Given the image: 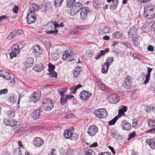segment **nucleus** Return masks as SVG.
<instances>
[{"instance_id":"1","label":"nucleus","mask_w":155,"mask_h":155,"mask_svg":"<svg viewBox=\"0 0 155 155\" xmlns=\"http://www.w3.org/2000/svg\"><path fill=\"white\" fill-rule=\"evenodd\" d=\"M59 27H64L63 22L59 24L58 22L55 21L54 23L52 22V25L48 26L45 32L48 34H54L55 35H57L58 32V28H59Z\"/></svg>"},{"instance_id":"2","label":"nucleus","mask_w":155,"mask_h":155,"mask_svg":"<svg viewBox=\"0 0 155 155\" xmlns=\"http://www.w3.org/2000/svg\"><path fill=\"white\" fill-rule=\"evenodd\" d=\"M53 101L50 99L45 98L43 99L42 106L44 109L46 111H49L53 107Z\"/></svg>"},{"instance_id":"3","label":"nucleus","mask_w":155,"mask_h":155,"mask_svg":"<svg viewBox=\"0 0 155 155\" xmlns=\"http://www.w3.org/2000/svg\"><path fill=\"white\" fill-rule=\"evenodd\" d=\"M83 5L80 2H76L73 5L70 10V13L71 16H73L77 14L83 8Z\"/></svg>"},{"instance_id":"4","label":"nucleus","mask_w":155,"mask_h":155,"mask_svg":"<svg viewBox=\"0 0 155 155\" xmlns=\"http://www.w3.org/2000/svg\"><path fill=\"white\" fill-rule=\"evenodd\" d=\"M37 19V15L34 12H29L27 14V22L29 24L34 23Z\"/></svg>"},{"instance_id":"5","label":"nucleus","mask_w":155,"mask_h":155,"mask_svg":"<svg viewBox=\"0 0 155 155\" xmlns=\"http://www.w3.org/2000/svg\"><path fill=\"white\" fill-rule=\"evenodd\" d=\"M20 48L17 44L13 45L12 48V51L10 53V58L12 59L14 57H17L20 51Z\"/></svg>"},{"instance_id":"6","label":"nucleus","mask_w":155,"mask_h":155,"mask_svg":"<svg viewBox=\"0 0 155 155\" xmlns=\"http://www.w3.org/2000/svg\"><path fill=\"white\" fill-rule=\"evenodd\" d=\"M144 15L147 18L153 19L155 16V9H145Z\"/></svg>"},{"instance_id":"7","label":"nucleus","mask_w":155,"mask_h":155,"mask_svg":"<svg viewBox=\"0 0 155 155\" xmlns=\"http://www.w3.org/2000/svg\"><path fill=\"white\" fill-rule=\"evenodd\" d=\"M94 113L98 117L104 118L107 114L106 110L104 108L98 109L94 111Z\"/></svg>"},{"instance_id":"8","label":"nucleus","mask_w":155,"mask_h":155,"mask_svg":"<svg viewBox=\"0 0 155 155\" xmlns=\"http://www.w3.org/2000/svg\"><path fill=\"white\" fill-rule=\"evenodd\" d=\"M41 97V91H38L34 92L30 97V100L33 103H35L39 100Z\"/></svg>"},{"instance_id":"9","label":"nucleus","mask_w":155,"mask_h":155,"mask_svg":"<svg viewBox=\"0 0 155 155\" xmlns=\"http://www.w3.org/2000/svg\"><path fill=\"white\" fill-rule=\"evenodd\" d=\"M67 88L65 87L64 88H60L58 89L57 90L60 94L61 97L60 98V102L61 104H64V103L65 101L66 100L64 98L65 93H67Z\"/></svg>"},{"instance_id":"10","label":"nucleus","mask_w":155,"mask_h":155,"mask_svg":"<svg viewBox=\"0 0 155 155\" xmlns=\"http://www.w3.org/2000/svg\"><path fill=\"white\" fill-rule=\"evenodd\" d=\"M34 63V59L32 57L28 58L24 63V66L22 68L23 70H27L31 67Z\"/></svg>"},{"instance_id":"11","label":"nucleus","mask_w":155,"mask_h":155,"mask_svg":"<svg viewBox=\"0 0 155 155\" xmlns=\"http://www.w3.org/2000/svg\"><path fill=\"white\" fill-rule=\"evenodd\" d=\"M98 129L95 125H91L89 127L87 130V134L91 136H94L97 132Z\"/></svg>"},{"instance_id":"12","label":"nucleus","mask_w":155,"mask_h":155,"mask_svg":"<svg viewBox=\"0 0 155 155\" xmlns=\"http://www.w3.org/2000/svg\"><path fill=\"white\" fill-rule=\"evenodd\" d=\"M91 96V94L88 91H81L79 94L80 98L84 101H86Z\"/></svg>"},{"instance_id":"13","label":"nucleus","mask_w":155,"mask_h":155,"mask_svg":"<svg viewBox=\"0 0 155 155\" xmlns=\"http://www.w3.org/2000/svg\"><path fill=\"white\" fill-rule=\"evenodd\" d=\"M89 10V8L87 7H84L81 9L80 15L82 19L85 20L87 18Z\"/></svg>"},{"instance_id":"14","label":"nucleus","mask_w":155,"mask_h":155,"mask_svg":"<svg viewBox=\"0 0 155 155\" xmlns=\"http://www.w3.org/2000/svg\"><path fill=\"white\" fill-rule=\"evenodd\" d=\"M131 124L126 120H122L120 126L123 130H129L131 128Z\"/></svg>"},{"instance_id":"15","label":"nucleus","mask_w":155,"mask_h":155,"mask_svg":"<svg viewBox=\"0 0 155 155\" xmlns=\"http://www.w3.org/2000/svg\"><path fill=\"white\" fill-rule=\"evenodd\" d=\"M109 101L111 104H116L119 100V97L116 94H111L109 96Z\"/></svg>"},{"instance_id":"16","label":"nucleus","mask_w":155,"mask_h":155,"mask_svg":"<svg viewBox=\"0 0 155 155\" xmlns=\"http://www.w3.org/2000/svg\"><path fill=\"white\" fill-rule=\"evenodd\" d=\"M82 70L81 67L78 66L76 67L73 71H72L73 74V76L74 78L78 79V78L81 73Z\"/></svg>"},{"instance_id":"17","label":"nucleus","mask_w":155,"mask_h":155,"mask_svg":"<svg viewBox=\"0 0 155 155\" xmlns=\"http://www.w3.org/2000/svg\"><path fill=\"white\" fill-rule=\"evenodd\" d=\"M130 77H127L122 85L123 87L125 89H128L130 87L131 84V82L130 81Z\"/></svg>"},{"instance_id":"18","label":"nucleus","mask_w":155,"mask_h":155,"mask_svg":"<svg viewBox=\"0 0 155 155\" xmlns=\"http://www.w3.org/2000/svg\"><path fill=\"white\" fill-rule=\"evenodd\" d=\"M43 143V140L39 137L35 138L33 141L34 145L38 147L41 146Z\"/></svg>"},{"instance_id":"19","label":"nucleus","mask_w":155,"mask_h":155,"mask_svg":"<svg viewBox=\"0 0 155 155\" xmlns=\"http://www.w3.org/2000/svg\"><path fill=\"white\" fill-rule=\"evenodd\" d=\"M40 8V6L35 3H32L29 6V11L30 12H35L38 10Z\"/></svg>"},{"instance_id":"20","label":"nucleus","mask_w":155,"mask_h":155,"mask_svg":"<svg viewBox=\"0 0 155 155\" xmlns=\"http://www.w3.org/2000/svg\"><path fill=\"white\" fill-rule=\"evenodd\" d=\"M150 24H152V21L150 22H148L145 23L142 28V30L146 32H148L150 31L152 25H150Z\"/></svg>"},{"instance_id":"21","label":"nucleus","mask_w":155,"mask_h":155,"mask_svg":"<svg viewBox=\"0 0 155 155\" xmlns=\"http://www.w3.org/2000/svg\"><path fill=\"white\" fill-rule=\"evenodd\" d=\"M40 48V46L37 45H35L33 47V50L32 51L37 56L40 55L41 52L42 51V49Z\"/></svg>"},{"instance_id":"22","label":"nucleus","mask_w":155,"mask_h":155,"mask_svg":"<svg viewBox=\"0 0 155 155\" xmlns=\"http://www.w3.org/2000/svg\"><path fill=\"white\" fill-rule=\"evenodd\" d=\"M41 110L36 109L33 110L32 112V116L34 119L39 118L40 115Z\"/></svg>"},{"instance_id":"23","label":"nucleus","mask_w":155,"mask_h":155,"mask_svg":"<svg viewBox=\"0 0 155 155\" xmlns=\"http://www.w3.org/2000/svg\"><path fill=\"white\" fill-rule=\"evenodd\" d=\"M152 69V68H147V74L146 76V79L143 81V84H146L148 82L150 79V73Z\"/></svg>"},{"instance_id":"24","label":"nucleus","mask_w":155,"mask_h":155,"mask_svg":"<svg viewBox=\"0 0 155 155\" xmlns=\"http://www.w3.org/2000/svg\"><path fill=\"white\" fill-rule=\"evenodd\" d=\"M146 141L152 149H155V143L152 139H147L146 140Z\"/></svg>"},{"instance_id":"25","label":"nucleus","mask_w":155,"mask_h":155,"mask_svg":"<svg viewBox=\"0 0 155 155\" xmlns=\"http://www.w3.org/2000/svg\"><path fill=\"white\" fill-rule=\"evenodd\" d=\"M33 68L35 71L39 72L43 70V65L39 63L35 66H34Z\"/></svg>"},{"instance_id":"26","label":"nucleus","mask_w":155,"mask_h":155,"mask_svg":"<svg viewBox=\"0 0 155 155\" xmlns=\"http://www.w3.org/2000/svg\"><path fill=\"white\" fill-rule=\"evenodd\" d=\"M109 64H107L106 63H104L102 66L101 69V72L102 73L105 74H106L107 71L108 69Z\"/></svg>"},{"instance_id":"27","label":"nucleus","mask_w":155,"mask_h":155,"mask_svg":"<svg viewBox=\"0 0 155 155\" xmlns=\"http://www.w3.org/2000/svg\"><path fill=\"white\" fill-rule=\"evenodd\" d=\"M17 99V97L15 95H12L9 97L8 100L11 104H12L16 102Z\"/></svg>"},{"instance_id":"28","label":"nucleus","mask_w":155,"mask_h":155,"mask_svg":"<svg viewBox=\"0 0 155 155\" xmlns=\"http://www.w3.org/2000/svg\"><path fill=\"white\" fill-rule=\"evenodd\" d=\"M72 132L69 129H67L64 131V136L66 139H70V137L72 136Z\"/></svg>"},{"instance_id":"29","label":"nucleus","mask_w":155,"mask_h":155,"mask_svg":"<svg viewBox=\"0 0 155 155\" xmlns=\"http://www.w3.org/2000/svg\"><path fill=\"white\" fill-rule=\"evenodd\" d=\"M136 30L135 28L133 27L130 28L129 30L128 33V35L129 37L132 36L133 35H136Z\"/></svg>"},{"instance_id":"30","label":"nucleus","mask_w":155,"mask_h":155,"mask_svg":"<svg viewBox=\"0 0 155 155\" xmlns=\"http://www.w3.org/2000/svg\"><path fill=\"white\" fill-rule=\"evenodd\" d=\"M82 85L79 84L76 86H73L71 88L70 90L71 91V93L73 94L75 93L76 92V91L78 89L81 87Z\"/></svg>"},{"instance_id":"31","label":"nucleus","mask_w":155,"mask_h":155,"mask_svg":"<svg viewBox=\"0 0 155 155\" xmlns=\"http://www.w3.org/2000/svg\"><path fill=\"white\" fill-rule=\"evenodd\" d=\"M16 33V30H13L12 32H11L9 35L8 36L7 38L9 40H10L14 37L17 35Z\"/></svg>"},{"instance_id":"32","label":"nucleus","mask_w":155,"mask_h":155,"mask_svg":"<svg viewBox=\"0 0 155 155\" xmlns=\"http://www.w3.org/2000/svg\"><path fill=\"white\" fill-rule=\"evenodd\" d=\"M118 2L119 1L118 0H115L113 5L110 6V9L112 10L116 9L118 6Z\"/></svg>"},{"instance_id":"33","label":"nucleus","mask_w":155,"mask_h":155,"mask_svg":"<svg viewBox=\"0 0 155 155\" xmlns=\"http://www.w3.org/2000/svg\"><path fill=\"white\" fill-rule=\"evenodd\" d=\"M65 53L67 54L68 58H72L74 54L73 51L71 50L65 51Z\"/></svg>"},{"instance_id":"34","label":"nucleus","mask_w":155,"mask_h":155,"mask_svg":"<svg viewBox=\"0 0 155 155\" xmlns=\"http://www.w3.org/2000/svg\"><path fill=\"white\" fill-rule=\"evenodd\" d=\"M75 2V0H67L66 6L68 8L71 7Z\"/></svg>"},{"instance_id":"35","label":"nucleus","mask_w":155,"mask_h":155,"mask_svg":"<svg viewBox=\"0 0 155 155\" xmlns=\"http://www.w3.org/2000/svg\"><path fill=\"white\" fill-rule=\"evenodd\" d=\"M112 35L114 38H120L123 37L122 35L119 32L114 33L112 34Z\"/></svg>"},{"instance_id":"36","label":"nucleus","mask_w":155,"mask_h":155,"mask_svg":"<svg viewBox=\"0 0 155 155\" xmlns=\"http://www.w3.org/2000/svg\"><path fill=\"white\" fill-rule=\"evenodd\" d=\"M7 116L10 117V118L14 117L15 116V112L12 110H9L7 112Z\"/></svg>"},{"instance_id":"37","label":"nucleus","mask_w":155,"mask_h":155,"mask_svg":"<svg viewBox=\"0 0 155 155\" xmlns=\"http://www.w3.org/2000/svg\"><path fill=\"white\" fill-rule=\"evenodd\" d=\"M138 38L136 37L133 36L132 38V41L136 47H137L139 45V42L138 40Z\"/></svg>"},{"instance_id":"38","label":"nucleus","mask_w":155,"mask_h":155,"mask_svg":"<svg viewBox=\"0 0 155 155\" xmlns=\"http://www.w3.org/2000/svg\"><path fill=\"white\" fill-rule=\"evenodd\" d=\"M114 58L113 57L108 58L106 60V63L107 64H109V65L111 64H112L114 61Z\"/></svg>"},{"instance_id":"39","label":"nucleus","mask_w":155,"mask_h":155,"mask_svg":"<svg viewBox=\"0 0 155 155\" xmlns=\"http://www.w3.org/2000/svg\"><path fill=\"white\" fill-rule=\"evenodd\" d=\"M148 125L150 127L155 126V120L152 119L149 120Z\"/></svg>"},{"instance_id":"40","label":"nucleus","mask_w":155,"mask_h":155,"mask_svg":"<svg viewBox=\"0 0 155 155\" xmlns=\"http://www.w3.org/2000/svg\"><path fill=\"white\" fill-rule=\"evenodd\" d=\"M104 55V52L102 50H101L96 55L95 58L97 59L101 57Z\"/></svg>"},{"instance_id":"41","label":"nucleus","mask_w":155,"mask_h":155,"mask_svg":"<svg viewBox=\"0 0 155 155\" xmlns=\"http://www.w3.org/2000/svg\"><path fill=\"white\" fill-rule=\"evenodd\" d=\"M118 117L117 116L111 120L109 122V124L110 125H113L114 124L115 122L117 120L118 118Z\"/></svg>"},{"instance_id":"42","label":"nucleus","mask_w":155,"mask_h":155,"mask_svg":"<svg viewBox=\"0 0 155 155\" xmlns=\"http://www.w3.org/2000/svg\"><path fill=\"white\" fill-rule=\"evenodd\" d=\"M13 155H21L20 149L19 148L15 149L14 151Z\"/></svg>"},{"instance_id":"43","label":"nucleus","mask_w":155,"mask_h":155,"mask_svg":"<svg viewBox=\"0 0 155 155\" xmlns=\"http://www.w3.org/2000/svg\"><path fill=\"white\" fill-rule=\"evenodd\" d=\"M136 135L137 134L135 131H134L130 133L129 135V137L128 138L127 140H130L131 139H132L134 137H135Z\"/></svg>"},{"instance_id":"44","label":"nucleus","mask_w":155,"mask_h":155,"mask_svg":"<svg viewBox=\"0 0 155 155\" xmlns=\"http://www.w3.org/2000/svg\"><path fill=\"white\" fill-rule=\"evenodd\" d=\"M55 68L54 65H52L51 63H49L48 64V71L49 72H51V71H54V70Z\"/></svg>"},{"instance_id":"45","label":"nucleus","mask_w":155,"mask_h":155,"mask_svg":"<svg viewBox=\"0 0 155 155\" xmlns=\"http://www.w3.org/2000/svg\"><path fill=\"white\" fill-rule=\"evenodd\" d=\"M63 0H55L54 1V4L55 6L59 7L60 6L62 3Z\"/></svg>"},{"instance_id":"46","label":"nucleus","mask_w":155,"mask_h":155,"mask_svg":"<svg viewBox=\"0 0 155 155\" xmlns=\"http://www.w3.org/2000/svg\"><path fill=\"white\" fill-rule=\"evenodd\" d=\"M16 122L14 121L13 120L10 118L9 124L8 126L11 127H14L16 124Z\"/></svg>"},{"instance_id":"47","label":"nucleus","mask_w":155,"mask_h":155,"mask_svg":"<svg viewBox=\"0 0 155 155\" xmlns=\"http://www.w3.org/2000/svg\"><path fill=\"white\" fill-rule=\"evenodd\" d=\"M97 84L99 88L101 89V90L102 91H104L105 90V87L104 85V84L102 83H101L97 82Z\"/></svg>"},{"instance_id":"48","label":"nucleus","mask_w":155,"mask_h":155,"mask_svg":"<svg viewBox=\"0 0 155 155\" xmlns=\"http://www.w3.org/2000/svg\"><path fill=\"white\" fill-rule=\"evenodd\" d=\"M100 30L102 31L104 33H108L110 31V28L108 27H104V28H101Z\"/></svg>"},{"instance_id":"49","label":"nucleus","mask_w":155,"mask_h":155,"mask_svg":"<svg viewBox=\"0 0 155 155\" xmlns=\"http://www.w3.org/2000/svg\"><path fill=\"white\" fill-rule=\"evenodd\" d=\"M84 155H95V154L92 150L89 149L86 152Z\"/></svg>"},{"instance_id":"50","label":"nucleus","mask_w":155,"mask_h":155,"mask_svg":"<svg viewBox=\"0 0 155 155\" xmlns=\"http://www.w3.org/2000/svg\"><path fill=\"white\" fill-rule=\"evenodd\" d=\"M78 137V135L76 133H73L72 134V136L70 137L71 140H77Z\"/></svg>"},{"instance_id":"51","label":"nucleus","mask_w":155,"mask_h":155,"mask_svg":"<svg viewBox=\"0 0 155 155\" xmlns=\"http://www.w3.org/2000/svg\"><path fill=\"white\" fill-rule=\"evenodd\" d=\"M49 74L50 75V77H53L56 78L57 77V73L54 71L49 72Z\"/></svg>"},{"instance_id":"52","label":"nucleus","mask_w":155,"mask_h":155,"mask_svg":"<svg viewBox=\"0 0 155 155\" xmlns=\"http://www.w3.org/2000/svg\"><path fill=\"white\" fill-rule=\"evenodd\" d=\"M74 98V96L72 95L71 94H68L65 97H64V98L66 100L65 101L64 103V104L65 103L67 102L68 99H71L72 98Z\"/></svg>"},{"instance_id":"53","label":"nucleus","mask_w":155,"mask_h":155,"mask_svg":"<svg viewBox=\"0 0 155 155\" xmlns=\"http://www.w3.org/2000/svg\"><path fill=\"white\" fill-rule=\"evenodd\" d=\"M11 74L7 72V74H5V75L4 78L7 80H9L11 78Z\"/></svg>"},{"instance_id":"54","label":"nucleus","mask_w":155,"mask_h":155,"mask_svg":"<svg viewBox=\"0 0 155 155\" xmlns=\"http://www.w3.org/2000/svg\"><path fill=\"white\" fill-rule=\"evenodd\" d=\"M119 110L125 113L127 111V107L125 106H122L120 107Z\"/></svg>"},{"instance_id":"55","label":"nucleus","mask_w":155,"mask_h":155,"mask_svg":"<svg viewBox=\"0 0 155 155\" xmlns=\"http://www.w3.org/2000/svg\"><path fill=\"white\" fill-rule=\"evenodd\" d=\"M155 6L154 4H153V3H151V4H149L147 5V8L146 9H148L149 8L155 9Z\"/></svg>"},{"instance_id":"56","label":"nucleus","mask_w":155,"mask_h":155,"mask_svg":"<svg viewBox=\"0 0 155 155\" xmlns=\"http://www.w3.org/2000/svg\"><path fill=\"white\" fill-rule=\"evenodd\" d=\"M145 110L147 112H150L152 110V106L148 105L145 108Z\"/></svg>"},{"instance_id":"57","label":"nucleus","mask_w":155,"mask_h":155,"mask_svg":"<svg viewBox=\"0 0 155 155\" xmlns=\"http://www.w3.org/2000/svg\"><path fill=\"white\" fill-rule=\"evenodd\" d=\"M5 74H7V72L5 71L1 70L0 71V76L4 78Z\"/></svg>"},{"instance_id":"58","label":"nucleus","mask_w":155,"mask_h":155,"mask_svg":"<svg viewBox=\"0 0 155 155\" xmlns=\"http://www.w3.org/2000/svg\"><path fill=\"white\" fill-rule=\"evenodd\" d=\"M155 132V128H153L152 129H150L149 130H147L146 133H150L152 134H153Z\"/></svg>"},{"instance_id":"59","label":"nucleus","mask_w":155,"mask_h":155,"mask_svg":"<svg viewBox=\"0 0 155 155\" xmlns=\"http://www.w3.org/2000/svg\"><path fill=\"white\" fill-rule=\"evenodd\" d=\"M8 90L7 89H2L0 90L1 94H6L8 93Z\"/></svg>"},{"instance_id":"60","label":"nucleus","mask_w":155,"mask_h":155,"mask_svg":"<svg viewBox=\"0 0 155 155\" xmlns=\"http://www.w3.org/2000/svg\"><path fill=\"white\" fill-rule=\"evenodd\" d=\"M18 6L16 5H15L13 8V12L15 14L18 13Z\"/></svg>"},{"instance_id":"61","label":"nucleus","mask_w":155,"mask_h":155,"mask_svg":"<svg viewBox=\"0 0 155 155\" xmlns=\"http://www.w3.org/2000/svg\"><path fill=\"white\" fill-rule=\"evenodd\" d=\"M9 119H4L3 121L4 124L8 126L9 124Z\"/></svg>"},{"instance_id":"62","label":"nucleus","mask_w":155,"mask_h":155,"mask_svg":"<svg viewBox=\"0 0 155 155\" xmlns=\"http://www.w3.org/2000/svg\"><path fill=\"white\" fill-rule=\"evenodd\" d=\"M80 32L78 31H74V30H72L71 32V34L72 35H76L80 33Z\"/></svg>"},{"instance_id":"63","label":"nucleus","mask_w":155,"mask_h":155,"mask_svg":"<svg viewBox=\"0 0 155 155\" xmlns=\"http://www.w3.org/2000/svg\"><path fill=\"white\" fill-rule=\"evenodd\" d=\"M8 18V16L5 15L0 16V22L2 21L5 19H7Z\"/></svg>"},{"instance_id":"64","label":"nucleus","mask_w":155,"mask_h":155,"mask_svg":"<svg viewBox=\"0 0 155 155\" xmlns=\"http://www.w3.org/2000/svg\"><path fill=\"white\" fill-rule=\"evenodd\" d=\"M123 112H122L120 110H119L118 111V115L117 116L119 117H120L124 115V116L125 115V114Z\"/></svg>"}]
</instances>
